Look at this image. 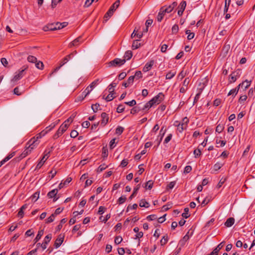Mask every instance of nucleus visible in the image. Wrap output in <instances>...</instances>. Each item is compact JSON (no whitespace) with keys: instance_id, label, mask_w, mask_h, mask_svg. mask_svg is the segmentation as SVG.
<instances>
[{"instance_id":"1","label":"nucleus","mask_w":255,"mask_h":255,"mask_svg":"<svg viewBox=\"0 0 255 255\" xmlns=\"http://www.w3.org/2000/svg\"><path fill=\"white\" fill-rule=\"evenodd\" d=\"M34 139L29 140L26 144L25 149L20 155L21 158H23L30 153L31 151L35 147L34 146Z\"/></svg>"},{"instance_id":"2","label":"nucleus","mask_w":255,"mask_h":255,"mask_svg":"<svg viewBox=\"0 0 255 255\" xmlns=\"http://www.w3.org/2000/svg\"><path fill=\"white\" fill-rule=\"evenodd\" d=\"M168 9H169L167 7V6H162L160 8L159 11L157 16V20L158 22H161L162 21L165 14L166 13H169L171 12L170 10H169Z\"/></svg>"},{"instance_id":"3","label":"nucleus","mask_w":255,"mask_h":255,"mask_svg":"<svg viewBox=\"0 0 255 255\" xmlns=\"http://www.w3.org/2000/svg\"><path fill=\"white\" fill-rule=\"evenodd\" d=\"M125 63V59L115 58L108 63L109 67H120Z\"/></svg>"},{"instance_id":"4","label":"nucleus","mask_w":255,"mask_h":255,"mask_svg":"<svg viewBox=\"0 0 255 255\" xmlns=\"http://www.w3.org/2000/svg\"><path fill=\"white\" fill-rule=\"evenodd\" d=\"M241 74V72L240 69H237L236 71L232 72L229 76V83L231 84L236 82L237 79L239 78Z\"/></svg>"},{"instance_id":"5","label":"nucleus","mask_w":255,"mask_h":255,"mask_svg":"<svg viewBox=\"0 0 255 255\" xmlns=\"http://www.w3.org/2000/svg\"><path fill=\"white\" fill-rule=\"evenodd\" d=\"M23 67H24V69L19 71L18 73H15V75L11 80L12 81H17L23 77L24 75V71L28 68V66H23Z\"/></svg>"},{"instance_id":"6","label":"nucleus","mask_w":255,"mask_h":255,"mask_svg":"<svg viewBox=\"0 0 255 255\" xmlns=\"http://www.w3.org/2000/svg\"><path fill=\"white\" fill-rule=\"evenodd\" d=\"M164 97V95L162 93H159L151 100V102L153 105H158L163 100Z\"/></svg>"},{"instance_id":"7","label":"nucleus","mask_w":255,"mask_h":255,"mask_svg":"<svg viewBox=\"0 0 255 255\" xmlns=\"http://www.w3.org/2000/svg\"><path fill=\"white\" fill-rule=\"evenodd\" d=\"M89 89V88H86L82 93L81 95L76 98L75 102H78L83 101L91 92Z\"/></svg>"},{"instance_id":"8","label":"nucleus","mask_w":255,"mask_h":255,"mask_svg":"<svg viewBox=\"0 0 255 255\" xmlns=\"http://www.w3.org/2000/svg\"><path fill=\"white\" fill-rule=\"evenodd\" d=\"M47 133V131H45L44 130H42L41 132L37 134L36 136H34L31 138L30 140H32L34 139V146L36 147L39 143L38 140L41 138L42 136H44Z\"/></svg>"},{"instance_id":"9","label":"nucleus","mask_w":255,"mask_h":255,"mask_svg":"<svg viewBox=\"0 0 255 255\" xmlns=\"http://www.w3.org/2000/svg\"><path fill=\"white\" fill-rule=\"evenodd\" d=\"M64 239V235L60 234L55 241L54 246L56 248H59L63 243Z\"/></svg>"},{"instance_id":"10","label":"nucleus","mask_w":255,"mask_h":255,"mask_svg":"<svg viewBox=\"0 0 255 255\" xmlns=\"http://www.w3.org/2000/svg\"><path fill=\"white\" fill-rule=\"evenodd\" d=\"M57 193H58V189H53L48 192V193L47 194V196L49 198H53V201L55 202L59 198V197H57Z\"/></svg>"},{"instance_id":"11","label":"nucleus","mask_w":255,"mask_h":255,"mask_svg":"<svg viewBox=\"0 0 255 255\" xmlns=\"http://www.w3.org/2000/svg\"><path fill=\"white\" fill-rule=\"evenodd\" d=\"M101 118L102 120L101 124L103 127H104L108 124L109 122V116L107 113L103 112L101 114Z\"/></svg>"},{"instance_id":"12","label":"nucleus","mask_w":255,"mask_h":255,"mask_svg":"<svg viewBox=\"0 0 255 255\" xmlns=\"http://www.w3.org/2000/svg\"><path fill=\"white\" fill-rule=\"evenodd\" d=\"M50 152H48L46 154H45L41 160L38 162V163L37 164L36 169H40L42 166L43 165L44 163L45 162V160L48 158L49 156Z\"/></svg>"},{"instance_id":"13","label":"nucleus","mask_w":255,"mask_h":255,"mask_svg":"<svg viewBox=\"0 0 255 255\" xmlns=\"http://www.w3.org/2000/svg\"><path fill=\"white\" fill-rule=\"evenodd\" d=\"M154 63V60H150L149 62L146 63L143 68V69H142L143 72H146L149 71L151 69Z\"/></svg>"},{"instance_id":"14","label":"nucleus","mask_w":255,"mask_h":255,"mask_svg":"<svg viewBox=\"0 0 255 255\" xmlns=\"http://www.w3.org/2000/svg\"><path fill=\"white\" fill-rule=\"evenodd\" d=\"M55 23L48 24V25H47L46 26H45L43 27V30L45 31H49V30H51V31L56 30V27H55Z\"/></svg>"},{"instance_id":"15","label":"nucleus","mask_w":255,"mask_h":255,"mask_svg":"<svg viewBox=\"0 0 255 255\" xmlns=\"http://www.w3.org/2000/svg\"><path fill=\"white\" fill-rule=\"evenodd\" d=\"M65 131L63 128V127H59L56 132L53 135V138L57 139Z\"/></svg>"},{"instance_id":"16","label":"nucleus","mask_w":255,"mask_h":255,"mask_svg":"<svg viewBox=\"0 0 255 255\" xmlns=\"http://www.w3.org/2000/svg\"><path fill=\"white\" fill-rule=\"evenodd\" d=\"M27 204H25L21 207L17 214L18 217H20V218H22L23 217L24 210L27 208Z\"/></svg>"},{"instance_id":"17","label":"nucleus","mask_w":255,"mask_h":255,"mask_svg":"<svg viewBox=\"0 0 255 255\" xmlns=\"http://www.w3.org/2000/svg\"><path fill=\"white\" fill-rule=\"evenodd\" d=\"M14 155L15 152H13L9 154L6 157H5L3 159H2L0 162V167H1L3 164H4L6 161L9 160L10 158H11Z\"/></svg>"},{"instance_id":"18","label":"nucleus","mask_w":255,"mask_h":255,"mask_svg":"<svg viewBox=\"0 0 255 255\" xmlns=\"http://www.w3.org/2000/svg\"><path fill=\"white\" fill-rule=\"evenodd\" d=\"M251 84V81H248L247 80L243 81L242 83H240L239 85H240V88L241 87L242 88H244V90L248 88Z\"/></svg>"},{"instance_id":"19","label":"nucleus","mask_w":255,"mask_h":255,"mask_svg":"<svg viewBox=\"0 0 255 255\" xmlns=\"http://www.w3.org/2000/svg\"><path fill=\"white\" fill-rule=\"evenodd\" d=\"M81 37L79 36L78 38H76L72 42H71L69 44V47H72V46H78L80 43L81 42Z\"/></svg>"},{"instance_id":"20","label":"nucleus","mask_w":255,"mask_h":255,"mask_svg":"<svg viewBox=\"0 0 255 255\" xmlns=\"http://www.w3.org/2000/svg\"><path fill=\"white\" fill-rule=\"evenodd\" d=\"M142 107L140 106V104H138L137 106L131 109L130 113L133 115L137 113L140 111H142Z\"/></svg>"},{"instance_id":"21","label":"nucleus","mask_w":255,"mask_h":255,"mask_svg":"<svg viewBox=\"0 0 255 255\" xmlns=\"http://www.w3.org/2000/svg\"><path fill=\"white\" fill-rule=\"evenodd\" d=\"M240 89V85H238L236 88L233 89L230 91L228 96L232 95L234 97L237 94Z\"/></svg>"},{"instance_id":"22","label":"nucleus","mask_w":255,"mask_h":255,"mask_svg":"<svg viewBox=\"0 0 255 255\" xmlns=\"http://www.w3.org/2000/svg\"><path fill=\"white\" fill-rule=\"evenodd\" d=\"M134 78H135V76H130L128 78L127 82H124L123 83V86H124L126 88L128 87V86L130 84H132L133 83Z\"/></svg>"},{"instance_id":"23","label":"nucleus","mask_w":255,"mask_h":255,"mask_svg":"<svg viewBox=\"0 0 255 255\" xmlns=\"http://www.w3.org/2000/svg\"><path fill=\"white\" fill-rule=\"evenodd\" d=\"M153 104L151 100L147 102L142 108V111H148L151 107L153 106Z\"/></svg>"},{"instance_id":"24","label":"nucleus","mask_w":255,"mask_h":255,"mask_svg":"<svg viewBox=\"0 0 255 255\" xmlns=\"http://www.w3.org/2000/svg\"><path fill=\"white\" fill-rule=\"evenodd\" d=\"M73 57V53H71L70 54L67 55L65 58L63 59V60L61 62V65H64Z\"/></svg>"},{"instance_id":"25","label":"nucleus","mask_w":255,"mask_h":255,"mask_svg":"<svg viewBox=\"0 0 255 255\" xmlns=\"http://www.w3.org/2000/svg\"><path fill=\"white\" fill-rule=\"evenodd\" d=\"M235 223V219L233 218H228L226 222L225 223V225L227 227H231Z\"/></svg>"},{"instance_id":"26","label":"nucleus","mask_w":255,"mask_h":255,"mask_svg":"<svg viewBox=\"0 0 255 255\" xmlns=\"http://www.w3.org/2000/svg\"><path fill=\"white\" fill-rule=\"evenodd\" d=\"M55 23V27H56V30L60 29L61 28H63L66 27L68 25V22H63L62 23L56 22Z\"/></svg>"},{"instance_id":"27","label":"nucleus","mask_w":255,"mask_h":255,"mask_svg":"<svg viewBox=\"0 0 255 255\" xmlns=\"http://www.w3.org/2000/svg\"><path fill=\"white\" fill-rule=\"evenodd\" d=\"M132 56V52L130 50H128L125 52L123 59H125V62H126V60H129L131 58Z\"/></svg>"},{"instance_id":"28","label":"nucleus","mask_w":255,"mask_h":255,"mask_svg":"<svg viewBox=\"0 0 255 255\" xmlns=\"http://www.w3.org/2000/svg\"><path fill=\"white\" fill-rule=\"evenodd\" d=\"M59 122V120H57L55 121V122L52 123L50 125H49L48 127H46L45 131H47V132L49 131H50L52 128H53L56 125H57Z\"/></svg>"},{"instance_id":"29","label":"nucleus","mask_w":255,"mask_h":255,"mask_svg":"<svg viewBox=\"0 0 255 255\" xmlns=\"http://www.w3.org/2000/svg\"><path fill=\"white\" fill-rule=\"evenodd\" d=\"M139 188H140V184H138L135 188H134L132 194L129 197V200H131L133 197H134L135 196Z\"/></svg>"},{"instance_id":"30","label":"nucleus","mask_w":255,"mask_h":255,"mask_svg":"<svg viewBox=\"0 0 255 255\" xmlns=\"http://www.w3.org/2000/svg\"><path fill=\"white\" fill-rule=\"evenodd\" d=\"M224 243H225L224 242H221L220 244H219L217 246V247L215 249H214L213 251L214 252V253H215V255H218L219 252L223 247V246L224 245Z\"/></svg>"},{"instance_id":"31","label":"nucleus","mask_w":255,"mask_h":255,"mask_svg":"<svg viewBox=\"0 0 255 255\" xmlns=\"http://www.w3.org/2000/svg\"><path fill=\"white\" fill-rule=\"evenodd\" d=\"M177 126L180 132H182L184 129H186L187 127L184 123H179Z\"/></svg>"},{"instance_id":"32","label":"nucleus","mask_w":255,"mask_h":255,"mask_svg":"<svg viewBox=\"0 0 255 255\" xmlns=\"http://www.w3.org/2000/svg\"><path fill=\"white\" fill-rule=\"evenodd\" d=\"M99 82V79H97L92 82L89 86H88L87 88H89V89L92 91L94 88L97 85Z\"/></svg>"},{"instance_id":"33","label":"nucleus","mask_w":255,"mask_h":255,"mask_svg":"<svg viewBox=\"0 0 255 255\" xmlns=\"http://www.w3.org/2000/svg\"><path fill=\"white\" fill-rule=\"evenodd\" d=\"M44 231L43 230L39 231L38 234L34 240L35 243H37L41 238L43 235Z\"/></svg>"},{"instance_id":"34","label":"nucleus","mask_w":255,"mask_h":255,"mask_svg":"<svg viewBox=\"0 0 255 255\" xmlns=\"http://www.w3.org/2000/svg\"><path fill=\"white\" fill-rule=\"evenodd\" d=\"M139 205L141 207L148 208L149 206V204L145 199H142L140 200Z\"/></svg>"},{"instance_id":"35","label":"nucleus","mask_w":255,"mask_h":255,"mask_svg":"<svg viewBox=\"0 0 255 255\" xmlns=\"http://www.w3.org/2000/svg\"><path fill=\"white\" fill-rule=\"evenodd\" d=\"M176 71H169L166 75V79H172L176 74Z\"/></svg>"},{"instance_id":"36","label":"nucleus","mask_w":255,"mask_h":255,"mask_svg":"<svg viewBox=\"0 0 255 255\" xmlns=\"http://www.w3.org/2000/svg\"><path fill=\"white\" fill-rule=\"evenodd\" d=\"M35 64L36 67L40 70H42L44 68V64L41 61H37L34 63Z\"/></svg>"},{"instance_id":"37","label":"nucleus","mask_w":255,"mask_h":255,"mask_svg":"<svg viewBox=\"0 0 255 255\" xmlns=\"http://www.w3.org/2000/svg\"><path fill=\"white\" fill-rule=\"evenodd\" d=\"M120 3V0H117L110 7V8L115 11L116 9L119 6Z\"/></svg>"},{"instance_id":"38","label":"nucleus","mask_w":255,"mask_h":255,"mask_svg":"<svg viewBox=\"0 0 255 255\" xmlns=\"http://www.w3.org/2000/svg\"><path fill=\"white\" fill-rule=\"evenodd\" d=\"M108 156V150L106 146H104L102 148V157L104 158L107 157Z\"/></svg>"},{"instance_id":"39","label":"nucleus","mask_w":255,"mask_h":255,"mask_svg":"<svg viewBox=\"0 0 255 255\" xmlns=\"http://www.w3.org/2000/svg\"><path fill=\"white\" fill-rule=\"evenodd\" d=\"M27 60L29 62L32 63H34L37 62V60L36 57H35V56H32V55H29L27 57Z\"/></svg>"},{"instance_id":"40","label":"nucleus","mask_w":255,"mask_h":255,"mask_svg":"<svg viewBox=\"0 0 255 255\" xmlns=\"http://www.w3.org/2000/svg\"><path fill=\"white\" fill-rule=\"evenodd\" d=\"M189 208H184V212L183 213H182V216L185 218V219H187L188 218H189L190 216V214H189L188 212H189Z\"/></svg>"},{"instance_id":"41","label":"nucleus","mask_w":255,"mask_h":255,"mask_svg":"<svg viewBox=\"0 0 255 255\" xmlns=\"http://www.w3.org/2000/svg\"><path fill=\"white\" fill-rule=\"evenodd\" d=\"M114 11V10L110 8L108 11L105 14L104 17L106 18L110 17L113 14Z\"/></svg>"},{"instance_id":"42","label":"nucleus","mask_w":255,"mask_h":255,"mask_svg":"<svg viewBox=\"0 0 255 255\" xmlns=\"http://www.w3.org/2000/svg\"><path fill=\"white\" fill-rule=\"evenodd\" d=\"M39 192L37 191L35 192L31 197V198L32 200H33L34 202H35L37 200V199L39 198Z\"/></svg>"},{"instance_id":"43","label":"nucleus","mask_w":255,"mask_h":255,"mask_svg":"<svg viewBox=\"0 0 255 255\" xmlns=\"http://www.w3.org/2000/svg\"><path fill=\"white\" fill-rule=\"evenodd\" d=\"M114 94L113 93H110L105 98L104 96L103 97V99H105L107 102L111 101L114 99L115 98L114 97Z\"/></svg>"},{"instance_id":"44","label":"nucleus","mask_w":255,"mask_h":255,"mask_svg":"<svg viewBox=\"0 0 255 255\" xmlns=\"http://www.w3.org/2000/svg\"><path fill=\"white\" fill-rule=\"evenodd\" d=\"M186 6V2L185 1H182L180 3L178 7V9L182 10H184Z\"/></svg>"},{"instance_id":"45","label":"nucleus","mask_w":255,"mask_h":255,"mask_svg":"<svg viewBox=\"0 0 255 255\" xmlns=\"http://www.w3.org/2000/svg\"><path fill=\"white\" fill-rule=\"evenodd\" d=\"M202 92V89H200L199 92L196 95V96L194 98V102H193L194 104L195 103H197V101H198V100L199 99Z\"/></svg>"},{"instance_id":"46","label":"nucleus","mask_w":255,"mask_h":255,"mask_svg":"<svg viewBox=\"0 0 255 255\" xmlns=\"http://www.w3.org/2000/svg\"><path fill=\"white\" fill-rule=\"evenodd\" d=\"M138 40L133 41L132 44V49H136L140 46V44L138 42Z\"/></svg>"},{"instance_id":"47","label":"nucleus","mask_w":255,"mask_h":255,"mask_svg":"<svg viewBox=\"0 0 255 255\" xmlns=\"http://www.w3.org/2000/svg\"><path fill=\"white\" fill-rule=\"evenodd\" d=\"M117 86V83H112L109 86V91L110 93H114V88Z\"/></svg>"},{"instance_id":"48","label":"nucleus","mask_w":255,"mask_h":255,"mask_svg":"<svg viewBox=\"0 0 255 255\" xmlns=\"http://www.w3.org/2000/svg\"><path fill=\"white\" fill-rule=\"evenodd\" d=\"M124 130V128L121 126H118L116 129V133L118 135H121Z\"/></svg>"},{"instance_id":"49","label":"nucleus","mask_w":255,"mask_h":255,"mask_svg":"<svg viewBox=\"0 0 255 255\" xmlns=\"http://www.w3.org/2000/svg\"><path fill=\"white\" fill-rule=\"evenodd\" d=\"M136 36L138 38H140L142 36V33H137L135 32V29H134L131 34V37L133 38L134 36Z\"/></svg>"},{"instance_id":"50","label":"nucleus","mask_w":255,"mask_h":255,"mask_svg":"<svg viewBox=\"0 0 255 255\" xmlns=\"http://www.w3.org/2000/svg\"><path fill=\"white\" fill-rule=\"evenodd\" d=\"M224 127L223 125L219 124L216 128V131L218 133H221L224 129Z\"/></svg>"},{"instance_id":"51","label":"nucleus","mask_w":255,"mask_h":255,"mask_svg":"<svg viewBox=\"0 0 255 255\" xmlns=\"http://www.w3.org/2000/svg\"><path fill=\"white\" fill-rule=\"evenodd\" d=\"M76 113H73L68 119H67L65 121L68 123L69 125L70 124H71V123H72V122L73 121V120L74 119V118L76 117Z\"/></svg>"},{"instance_id":"52","label":"nucleus","mask_w":255,"mask_h":255,"mask_svg":"<svg viewBox=\"0 0 255 255\" xmlns=\"http://www.w3.org/2000/svg\"><path fill=\"white\" fill-rule=\"evenodd\" d=\"M108 167L105 164L100 165L97 169V172H101Z\"/></svg>"},{"instance_id":"53","label":"nucleus","mask_w":255,"mask_h":255,"mask_svg":"<svg viewBox=\"0 0 255 255\" xmlns=\"http://www.w3.org/2000/svg\"><path fill=\"white\" fill-rule=\"evenodd\" d=\"M230 2H231V0H225V7H224V13L227 12L228 9H229V6Z\"/></svg>"},{"instance_id":"54","label":"nucleus","mask_w":255,"mask_h":255,"mask_svg":"<svg viewBox=\"0 0 255 255\" xmlns=\"http://www.w3.org/2000/svg\"><path fill=\"white\" fill-rule=\"evenodd\" d=\"M168 241V237L167 236H164L161 240H160V244L161 246H163L165 245Z\"/></svg>"},{"instance_id":"55","label":"nucleus","mask_w":255,"mask_h":255,"mask_svg":"<svg viewBox=\"0 0 255 255\" xmlns=\"http://www.w3.org/2000/svg\"><path fill=\"white\" fill-rule=\"evenodd\" d=\"M153 184V183L151 180H149L146 182L145 187L146 189H151L152 188Z\"/></svg>"},{"instance_id":"56","label":"nucleus","mask_w":255,"mask_h":255,"mask_svg":"<svg viewBox=\"0 0 255 255\" xmlns=\"http://www.w3.org/2000/svg\"><path fill=\"white\" fill-rule=\"evenodd\" d=\"M125 110V106L123 105L120 104L118 106L117 108V112L118 113H121L124 112Z\"/></svg>"},{"instance_id":"57","label":"nucleus","mask_w":255,"mask_h":255,"mask_svg":"<svg viewBox=\"0 0 255 255\" xmlns=\"http://www.w3.org/2000/svg\"><path fill=\"white\" fill-rule=\"evenodd\" d=\"M223 166V164L220 162H217L214 165V169L215 171L219 170Z\"/></svg>"},{"instance_id":"58","label":"nucleus","mask_w":255,"mask_h":255,"mask_svg":"<svg viewBox=\"0 0 255 255\" xmlns=\"http://www.w3.org/2000/svg\"><path fill=\"white\" fill-rule=\"evenodd\" d=\"M126 197L122 196L118 199V203L119 205L122 204L126 201Z\"/></svg>"},{"instance_id":"59","label":"nucleus","mask_w":255,"mask_h":255,"mask_svg":"<svg viewBox=\"0 0 255 255\" xmlns=\"http://www.w3.org/2000/svg\"><path fill=\"white\" fill-rule=\"evenodd\" d=\"M177 5V3L175 1L172 2L170 5L167 6L168 10L171 12L173 9Z\"/></svg>"},{"instance_id":"60","label":"nucleus","mask_w":255,"mask_h":255,"mask_svg":"<svg viewBox=\"0 0 255 255\" xmlns=\"http://www.w3.org/2000/svg\"><path fill=\"white\" fill-rule=\"evenodd\" d=\"M172 32L173 34H176L178 32L179 27L177 24H174L172 27Z\"/></svg>"},{"instance_id":"61","label":"nucleus","mask_w":255,"mask_h":255,"mask_svg":"<svg viewBox=\"0 0 255 255\" xmlns=\"http://www.w3.org/2000/svg\"><path fill=\"white\" fill-rule=\"evenodd\" d=\"M123 241V238L121 236H117L115 239V243L116 245H119Z\"/></svg>"},{"instance_id":"62","label":"nucleus","mask_w":255,"mask_h":255,"mask_svg":"<svg viewBox=\"0 0 255 255\" xmlns=\"http://www.w3.org/2000/svg\"><path fill=\"white\" fill-rule=\"evenodd\" d=\"M99 107H100V105H99V104H98V103H96L95 105L93 104L91 106L92 109L93 110V111L94 113H96L98 111V108Z\"/></svg>"},{"instance_id":"63","label":"nucleus","mask_w":255,"mask_h":255,"mask_svg":"<svg viewBox=\"0 0 255 255\" xmlns=\"http://www.w3.org/2000/svg\"><path fill=\"white\" fill-rule=\"evenodd\" d=\"M55 216L52 214L46 220V223H50L54 220Z\"/></svg>"},{"instance_id":"64","label":"nucleus","mask_w":255,"mask_h":255,"mask_svg":"<svg viewBox=\"0 0 255 255\" xmlns=\"http://www.w3.org/2000/svg\"><path fill=\"white\" fill-rule=\"evenodd\" d=\"M148 221H153L157 219V217L155 215H150L146 217Z\"/></svg>"}]
</instances>
